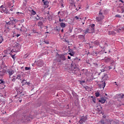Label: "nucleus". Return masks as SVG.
Masks as SVG:
<instances>
[{
	"label": "nucleus",
	"instance_id": "2f4dec72",
	"mask_svg": "<svg viewBox=\"0 0 124 124\" xmlns=\"http://www.w3.org/2000/svg\"><path fill=\"white\" fill-rule=\"evenodd\" d=\"M25 70H31V67H26L25 68Z\"/></svg>",
	"mask_w": 124,
	"mask_h": 124
},
{
	"label": "nucleus",
	"instance_id": "a18cd8bd",
	"mask_svg": "<svg viewBox=\"0 0 124 124\" xmlns=\"http://www.w3.org/2000/svg\"><path fill=\"white\" fill-rule=\"evenodd\" d=\"M44 42L46 44H49V41H44Z\"/></svg>",
	"mask_w": 124,
	"mask_h": 124
},
{
	"label": "nucleus",
	"instance_id": "1a4fd4ad",
	"mask_svg": "<svg viewBox=\"0 0 124 124\" xmlns=\"http://www.w3.org/2000/svg\"><path fill=\"white\" fill-rule=\"evenodd\" d=\"M7 73H8L9 75L11 76V75L14 74V71L12 69H9L7 71Z\"/></svg>",
	"mask_w": 124,
	"mask_h": 124
},
{
	"label": "nucleus",
	"instance_id": "aec40b11",
	"mask_svg": "<svg viewBox=\"0 0 124 124\" xmlns=\"http://www.w3.org/2000/svg\"><path fill=\"white\" fill-rule=\"evenodd\" d=\"M119 98H123L124 96V94L123 93H121L118 95Z\"/></svg>",
	"mask_w": 124,
	"mask_h": 124
},
{
	"label": "nucleus",
	"instance_id": "37998d69",
	"mask_svg": "<svg viewBox=\"0 0 124 124\" xmlns=\"http://www.w3.org/2000/svg\"><path fill=\"white\" fill-rule=\"evenodd\" d=\"M100 124H104V120H101L100 122Z\"/></svg>",
	"mask_w": 124,
	"mask_h": 124
},
{
	"label": "nucleus",
	"instance_id": "774afa93",
	"mask_svg": "<svg viewBox=\"0 0 124 124\" xmlns=\"http://www.w3.org/2000/svg\"><path fill=\"white\" fill-rule=\"evenodd\" d=\"M85 24V22H83L82 24L84 25Z\"/></svg>",
	"mask_w": 124,
	"mask_h": 124
},
{
	"label": "nucleus",
	"instance_id": "f3484780",
	"mask_svg": "<svg viewBox=\"0 0 124 124\" xmlns=\"http://www.w3.org/2000/svg\"><path fill=\"white\" fill-rule=\"evenodd\" d=\"M121 31H124V26L121 27V28H120L118 30H116V31H117V32L120 33L121 32Z\"/></svg>",
	"mask_w": 124,
	"mask_h": 124
},
{
	"label": "nucleus",
	"instance_id": "a878e982",
	"mask_svg": "<svg viewBox=\"0 0 124 124\" xmlns=\"http://www.w3.org/2000/svg\"><path fill=\"white\" fill-rule=\"evenodd\" d=\"M85 34H87V33H89V29L87 28L86 31H83Z\"/></svg>",
	"mask_w": 124,
	"mask_h": 124
},
{
	"label": "nucleus",
	"instance_id": "72a5a7b5",
	"mask_svg": "<svg viewBox=\"0 0 124 124\" xmlns=\"http://www.w3.org/2000/svg\"><path fill=\"white\" fill-rule=\"evenodd\" d=\"M91 97H92V98H93V102H94V103H95V100H96L95 98H93V96H92Z\"/></svg>",
	"mask_w": 124,
	"mask_h": 124
},
{
	"label": "nucleus",
	"instance_id": "20e7f679",
	"mask_svg": "<svg viewBox=\"0 0 124 124\" xmlns=\"http://www.w3.org/2000/svg\"><path fill=\"white\" fill-rule=\"evenodd\" d=\"M117 12H118V13H124V4H120L119 6L117 8Z\"/></svg>",
	"mask_w": 124,
	"mask_h": 124
},
{
	"label": "nucleus",
	"instance_id": "49530a36",
	"mask_svg": "<svg viewBox=\"0 0 124 124\" xmlns=\"http://www.w3.org/2000/svg\"><path fill=\"white\" fill-rule=\"evenodd\" d=\"M85 80H82V81H80V83L82 85V84H83V83H85Z\"/></svg>",
	"mask_w": 124,
	"mask_h": 124
},
{
	"label": "nucleus",
	"instance_id": "a211bd4d",
	"mask_svg": "<svg viewBox=\"0 0 124 124\" xmlns=\"http://www.w3.org/2000/svg\"><path fill=\"white\" fill-rule=\"evenodd\" d=\"M60 57L62 61H65V60H66L65 56L63 55H61Z\"/></svg>",
	"mask_w": 124,
	"mask_h": 124
},
{
	"label": "nucleus",
	"instance_id": "603ef678",
	"mask_svg": "<svg viewBox=\"0 0 124 124\" xmlns=\"http://www.w3.org/2000/svg\"><path fill=\"white\" fill-rule=\"evenodd\" d=\"M38 18H35L37 20H39V16H37Z\"/></svg>",
	"mask_w": 124,
	"mask_h": 124
},
{
	"label": "nucleus",
	"instance_id": "338daca9",
	"mask_svg": "<svg viewBox=\"0 0 124 124\" xmlns=\"http://www.w3.org/2000/svg\"><path fill=\"white\" fill-rule=\"evenodd\" d=\"M16 98H17V95L15 96Z\"/></svg>",
	"mask_w": 124,
	"mask_h": 124
},
{
	"label": "nucleus",
	"instance_id": "5701e85b",
	"mask_svg": "<svg viewBox=\"0 0 124 124\" xmlns=\"http://www.w3.org/2000/svg\"><path fill=\"white\" fill-rule=\"evenodd\" d=\"M55 31H60V28L56 27L54 28Z\"/></svg>",
	"mask_w": 124,
	"mask_h": 124
},
{
	"label": "nucleus",
	"instance_id": "7c9ffc66",
	"mask_svg": "<svg viewBox=\"0 0 124 124\" xmlns=\"http://www.w3.org/2000/svg\"><path fill=\"white\" fill-rule=\"evenodd\" d=\"M16 79H18V80H19V79H21V75H18L17 76Z\"/></svg>",
	"mask_w": 124,
	"mask_h": 124
},
{
	"label": "nucleus",
	"instance_id": "f8f14e48",
	"mask_svg": "<svg viewBox=\"0 0 124 124\" xmlns=\"http://www.w3.org/2000/svg\"><path fill=\"white\" fill-rule=\"evenodd\" d=\"M88 29L89 33H93V32H94V28H91V27H89Z\"/></svg>",
	"mask_w": 124,
	"mask_h": 124
},
{
	"label": "nucleus",
	"instance_id": "4c0bfd02",
	"mask_svg": "<svg viewBox=\"0 0 124 124\" xmlns=\"http://www.w3.org/2000/svg\"><path fill=\"white\" fill-rule=\"evenodd\" d=\"M11 56H12V59H13L14 60H15V54H14L13 55L12 54V55H11Z\"/></svg>",
	"mask_w": 124,
	"mask_h": 124
},
{
	"label": "nucleus",
	"instance_id": "7ed1b4c3",
	"mask_svg": "<svg viewBox=\"0 0 124 124\" xmlns=\"http://www.w3.org/2000/svg\"><path fill=\"white\" fill-rule=\"evenodd\" d=\"M79 61H81V59H79L77 57L74 60V61H72L71 67L73 69V72L74 73H76V72L77 70H78V67H77V65H78Z\"/></svg>",
	"mask_w": 124,
	"mask_h": 124
},
{
	"label": "nucleus",
	"instance_id": "412c9836",
	"mask_svg": "<svg viewBox=\"0 0 124 124\" xmlns=\"http://www.w3.org/2000/svg\"><path fill=\"white\" fill-rule=\"evenodd\" d=\"M5 28L6 29H7L8 30H10V29H11V26L10 25H8V24H6Z\"/></svg>",
	"mask_w": 124,
	"mask_h": 124
},
{
	"label": "nucleus",
	"instance_id": "09e8293b",
	"mask_svg": "<svg viewBox=\"0 0 124 124\" xmlns=\"http://www.w3.org/2000/svg\"><path fill=\"white\" fill-rule=\"evenodd\" d=\"M13 52H15L13 50H11V52L10 53V55H12V53H13Z\"/></svg>",
	"mask_w": 124,
	"mask_h": 124
},
{
	"label": "nucleus",
	"instance_id": "9d476101",
	"mask_svg": "<svg viewBox=\"0 0 124 124\" xmlns=\"http://www.w3.org/2000/svg\"><path fill=\"white\" fill-rule=\"evenodd\" d=\"M105 86H106V83H105V81L101 82V84L99 85L100 89H104V88H105Z\"/></svg>",
	"mask_w": 124,
	"mask_h": 124
},
{
	"label": "nucleus",
	"instance_id": "c03bdc74",
	"mask_svg": "<svg viewBox=\"0 0 124 124\" xmlns=\"http://www.w3.org/2000/svg\"><path fill=\"white\" fill-rule=\"evenodd\" d=\"M9 19L10 21H14V18L13 17H10Z\"/></svg>",
	"mask_w": 124,
	"mask_h": 124
},
{
	"label": "nucleus",
	"instance_id": "3c124183",
	"mask_svg": "<svg viewBox=\"0 0 124 124\" xmlns=\"http://www.w3.org/2000/svg\"><path fill=\"white\" fill-rule=\"evenodd\" d=\"M119 1H120L122 3H124V0H120Z\"/></svg>",
	"mask_w": 124,
	"mask_h": 124
},
{
	"label": "nucleus",
	"instance_id": "052dcab7",
	"mask_svg": "<svg viewBox=\"0 0 124 124\" xmlns=\"http://www.w3.org/2000/svg\"><path fill=\"white\" fill-rule=\"evenodd\" d=\"M61 5L62 7H63V4L62 3Z\"/></svg>",
	"mask_w": 124,
	"mask_h": 124
},
{
	"label": "nucleus",
	"instance_id": "ddd939ff",
	"mask_svg": "<svg viewBox=\"0 0 124 124\" xmlns=\"http://www.w3.org/2000/svg\"><path fill=\"white\" fill-rule=\"evenodd\" d=\"M105 101H106V99H105L104 97L101 98L100 100H99V102H100L102 104H104Z\"/></svg>",
	"mask_w": 124,
	"mask_h": 124
},
{
	"label": "nucleus",
	"instance_id": "680f3d73",
	"mask_svg": "<svg viewBox=\"0 0 124 124\" xmlns=\"http://www.w3.org/2000/svg\"><path fill=\"white\" fill-rule=\"evenodd\" d=\"M19 102H22V100H20L19 101Z\"/></svg>",
	"mask_w": 124,
	"mask_h": 124
},
{
	"label": "nucleus",
	"instance_id": "9b49d317",
	"mask_svg": "<svg viewBox=\"0 0 124 124\" xmlns=\"http://www.w3.org/2000/svg\"><path fill=\"white\" fill-rule=\"evenodd\" d=\"M37 25H38V27H39L40 29H42V28L44 27V26L43 25V22L42 21H39L38 22Z\"/></svg>",
	"mask_w": 124,
	"mask_h": 124
},
{
	"label": "nucleus",
	"instance_id": "0eeeda50",
	"mask_svg": "<svg viewBox=\"0 0 124 124\" xmlns=\"http://www.w3.org/2000/svg\"><path fill=\"white\" fill-rule=\"evenodd\" d=\"M45 8H47L49 6V2L47 0H43Z\"/></svg>",
	"mask_w": 124,
	"mask_h": 124
},
{
	"label": "nucleus",
	"instance_id": "393cba45",
	"mask_svg": "<svg viewBox=\"0 0 124 124\" xmlns=\"http://www.w3.org/2000/svg\"><path fill=\"white\" fill-rule=\"evenodd\" d=\"M75 19H76V20H79H79L82 19V18H81V17H80V16H75Z\"/></svg>",
	"mask_w": 124,
	"mask_h": 124
},
{
	"label": "nucleus",
	"instance_id": "ea45409f",
	"mask_svg": "<svg viewBox=\"0 0 124 124\" xmlns=\"http://www.w3.org/2000/svg\"><path fill=\"white\" fill-rule=\"evenodd\" d=\"M91 29H94V24H92L91 27H90Z\"/></svg>",
	"mask_w": 124,
	"mask_h": 124
},
{
	"label": "nucleus",
	"instance_id": "4468645a",
	"mask_svg": "<svg viewBox=\"0 0 124 124\" xmlns=\"http://www.w3.org/2000/svg\"><path fill=\"white\" fill-rule=\"evenodd\" d=\"M60 27H61V28L63 29L64 28H65V27H66V25L65 24V23L63 22H61L60 23Z\"/></svg>",
	"mask_w": 124,
	"mask_h": 124
},
{
	"label": "nucleus",
	"instance_id": "a19ab883",
	"mask_svg": "<svg viewBox=\"0 0 124 124\" xmlns=\"http://www.w3.org/2000/svg\"><path fill=\"white\" fill-rule=\"evenodd\" d=\"M64 20V19H62L60 17V18H59V22H63Z\"/></svg>",
	"mask_w": 124,
	"mask_h": 124
},
{
	"label": "nucleus",
	"instance_id": "79ce46f5",
	"mask_svg": "<svg viewBox=\"0 0 124 124\" xmlns=\"http://www.w3.org/2000/svg\"><path fill=\"white\" fill-rule=\"evenodd\" d=\"M69 55H70V56H72V57H73V56H74V53H69Z\"/></svg>",
	"mask_w": 124,
	"mask_h": 124
},
{
	"label": "nucleus",
	"instance_id": "473e14b6",
	"mask_svg": "<svg viewBox=\"0 0 124 124\" xmlns=\"http://www.w3.org/2000/svg\"><path fill=\"white\" fill-rule=\"evenodd\" d=\"M11 22V25H15V23L14 22V20L10 21Z\"/></svg>",
	"mask_w": 124,
	"mask_h": 124
},
{
	"label": "nucleus",
	"instance_id": "864d4df0",
	"mask_svg": "<svg viewBox=\"0 0 124 124\" xmlns=\"http://www.w3.org/2000/svg\"><path fill=\"white\" fill-rule=\"evenodd\" d=\"M68 60H70V59H71V58L70 56H68Z\"/></svg>",
	"mask_w": 124,
	"mask_h": 124
},
{
	"label": "nucleus",
	"instance_id": "f03ea898",
	"mask_svg": "<svg viewBox=\"0 0 124 124\" xmlns=\"http://www.w3.org/2000/svg\"><path fill=\"white\" fill-rule=\"evenodd\" d=\"M104 14H105V11L104 10H101L99 11L98 16L96 17V21L100 25L102 24V21L104 19Z\"/></svg>",
	"mask_w": 124,
	"mask_h": 124
},
{
	"label": "nucleus",
	"instance_id": "bb28decb",
	"mask_svg": "<svg viewBox=\"0 0 124 124\" xmlns=\"http://www.w3.org/2000/svg\"><path fill=\"white\" fill-rule=\"evenodd\" d=\"M31 13L32 15H35V14H36V12H35V11H34L33 10L31 11Z\"/></svg>",
	"mask_w": 124,
	"mask_h": 124
},
{
	"label": "nucleus",
	"instance_id": "0e129e2a",
	"mask_svg": "<svg viewBox=\"0 0 124 124\" xmlns=\"http://www.w3.org/2000/svg\"><path fill=\"white\" fill-rule=\"evenodd\" d=\"M72 50H71V49H70V50H69V52H72Z\"/></svg>",
	"mask_w": 124,
	"mask_h": 124
},
{
	"label": "nucleus",
	"instance_id": "2eb2a0df",
	"mask_svg": "<svg viewBox=\"0 0 124 124\" xmlns=\"http://www.w3.org/2000/svg\"><path fill=\"white\" fill-rule=\"evenodd\" d=\"M14 47L15 49H19V48H20V45L18 43H16Z\"/></svg>",
	"mask_w": 124,
	"mask_h": 124
},
{
	"label": "nucleus",
	"instance_id": "6ab92c4d",
	"mask_svg": "<svg viewBox=\"0 0 124 124\" xmlns=\"http://www.w3.org/2000/svg\"><path fill=\"white\" fill-rule=\"evenodd\" d=\"M116 32H114L113 31H108V34L109 35H114Z\"/></svg>",
	"mask_w": 124,
	"mask_h": 124
},
{
	"label": "nucleus",
	"instance_id": "c756f323",
	"mask_svg": "<svg viewBox=\"0 0 124 124\" xmlns=\"http://www.w3.org/2000/svg\"><path fill=\"white\" fill-rule=\"evenodd\" d=\"M30 82H27L26 81L24 83H23V84L22 85V86H24V85H30Z\"/></svg>",
	"mask_w": 124,
	"mask_h": 124
},
{
	"label": "nucleus",
	"instance_id": "dca6fc26",
	"mask_svg": "<svg viewBox=\"0 0 124 124\" xmlns=\"http://www.w3.org/2000/svg\"><path fill=\"white\" fill-rule=\"evenodd\" d=\"M69 3L71 6H73V5L75 4V2L74 1V0H70Z\"/></svg>",
	"mask_w": 124,
	"mask_h": 124
},
{
	"label": "nucleus",
	"instance_id": "f257e3e1",
	"mask_svg": "<svg viewBox=\"0 0 124 124\" xmlns=\"http://www.w3.org/2000/svg\"><path fill=\"white\" fill-rule=\"evenodd\" d=\"M5 72H6V70L3 69H0V81L1 82L0 83V87L1 86H2V87H0V95H4L5 94V91H4V81L2 80V79H0L3 75L5 74Z\"/></svg>",
	"mask_w": 124,
	"mask_h": 124
},
{
	"label": "nucleus",
	"instance_id": "6e6d98bb",
	"mask_svg": "<svg viewBox=\"0 0 124 124\" xmlns=\"http://www.w3.org/2000/svg\"><path fill=\"white\" fill-rule=\"evenodd\" d=\"M61 32H63V29H62V30H61Z\"/></svg>",
	"mask_w": 124,
	"mask_h": 124
},
{
	"label": "nucleus",
	"instance_id": "e433bc0d",
	"mask_svg": "<svg viewBox=\"0 0 124 124\" xmlns=\"http://www.w3.org/2000/svg\"><path fill=\"white\" fill-rule=\"evenodd\" d=\"M115 17L116 18H121V16L120 15H116Z\"/></svg>",
	"mask_w": 124,
	"mask_h": 124
},
{
	"label": "nucleus",
	"instance_id": "e2e57ef3",
	"mask_svg": "<svg viewBox=\"0 0 124 124\" xmlns=\"http://www.w3.org/2000/svg\"><path fill=\"white\" fill-rule=\"evenodd\" d=\"M61 62V60H59V61H58L59 62Z\"/></svg>",
	"mask_w": 124,
	"mask_h": 124
},
{
	"label": "nucleus",
	"instance_id": "4be33fe9",
	"mask_svg": "<svg viewBox=\"0 0 124 124\" xmlns=\"http://www.w3.org/2000/svg\"><path fill=\"white\" fill-rule=\"evenodd\" d=\"M94 45H99V42L98 40H96L94 42Z\"/></svg>",
	"mask_w": 124,
	"mask_h": 124
},
{
	"label": "nucleus",
	"instance_id": "4d7b16f0",
	"mask_svg": "<svg viewBox=\"0 0 124 124\" xmlns=\"http://www.w3.org/2000/svg\"><path fill=\"white\" fill-rule=\"evenodd\" d=\"M45 28H46V30H47V29H48V26H46Z\"/></svg>",
	"mask_w": 124,
	"mask_h": 124
},
{
	"label": "nucleus",
	"instance_id": "58836bf2",
	"mask_svg": "<svg viewBox=\"0 0 124 124\" xmlns=\"http://www.w3.org/2000/svg\"><path fill=\"white\" fill-rule=\"evenodd\" d=\"M102 72H104V70L103 69L101 70V72H100V73H99L98 74V75H100V74H101V73H102Z\"/></svg>",
	"mask_w": 124,
	"mask_h": 124
},
{
	"label": "nucleus",
	"instance_id": "39448f33",
	"mask_svg": "<svg viewBox=\"0 0 124 124\" xmlns=\"http://www.w3.org/2000/svg\"><path fill=\"white\" fill-rule=\"evenodd\" d=\"M87 120H88V117H87V116H82L79 121V123L81 124H84V123H86Z\"/></svg>",
	"mask_w": 124,
	"mask_h": 124
},
{
	"label": "nucleus",
	"instance_id": "c9c22d12",
	"mask_svg": "<svg viewBox=\"0 0 124 124\" xmlns=\"http://www.w3.org/2000/svg\"><path fill=\"white\" fill-rule=\"evenodd\" d=\"M6 25H8L9 26H11V22L10 21H9L6 23Z\"/></svg>",
	"mask_w": 124,
	"mask_h": 124
},
{
	"label": "nucleus",
	"instance_id": "5fc2aeb1",
	"mask_svg": "<svg viewBox=\"0 0 124 124\" xmlns=\"http://www.w3.org/2000/svg\"><path fill=\"white\" fill-rule=\"evenodd\" d=\"M19 36H20V34H17L16 35V37H19Z\"/></svg>",
	"mask_w": 124,
	"mask_h": 124
},
{
	"label": "nucleus",
	"instance_id": "bf43d9fd",
	"mask_svg": "<svg viewBox=\"0 0 124 124\" xmlns=\"http://www.w3.org/2000/svg\"><path fill=\"white\" fill-rule=\"evenodd\" d=\"M65 42H68V43H69V42H68V41H67V40H65Z\"/></svg>",
	"mask_w": 124,
	"mask_h": 124
},
{
	"label": "nucleus",
	"instance_id": "f704fd0d",
	"mask_svg": "<svg viewBox=\"0 0 124 124\" xmlns=\"http://www.w3.org/2000/svg\"><path fill=\"white\" fill-rule=\"evenodd\" d=\"M106 62H110V58H108L105 59Z\"/></svg>",
	"mask_w": 124,
	"mask_h": 124
},
{
	"label": "nucleus",
	"instance_id": "8fccbe9b",
	"mask_svg": "<svg viewBox=\"0 0 124 124\" xmlns=\"http://www.w3.org/2000/svg\"><path fill=\"white\" fill-rule=\"evenodd\" d=\"M25 81H26V80H25V79H23V80L22 81L21 83H22V84H25V83H24V82Z\"/></svg>",
	"mask_w": 124,
	"mask_h": 124
},
{
	"label": "nucleus",
	"instance_id": "de8ad7c7",
	"mask_svg": "<svg viewBox=\"0 0 124 124\" xmlns=\"http://www.w3.org/2000/svg\"><path fill=\"white\" fill-rule=\"evenodd\" d=\"M14 22L15 24L16 23H17L18 22V20H17V19H14Z\"/></svg>",
	"mask_w": 124,
	"mask_h": 124
},
{
	"label": "nucleus",
	"instance_id": "cd10ccee",
	"mask_svg": "<svg viewBox=\"0 0 124 124\" xmlns=\"http://www.w3.org/2000/svg\"><path fill=\"white\" fill-rule=\"evenodd\" d=\"M95 96L96 97H98V96H99V95H100V93H98V92L95 93Z\"/></svg>",
	"mask_w": 124,
	"mask_h": 124
},
{
	"label": "nucleus",
	"instance_id": "69168bd1",
	"mask_svg": "<svg viewBox=\"0 0 124 124\" xmlns=\"http://www.w3.org/2000/svg\"><path fill=\"white\" fill-rule=\"evenodd\" d=\"M73 5L75 7H76V6L75 5V4Z\"/></svg>",
	"mask_w": 124,
	"mask_h": 124
},
{
	"label": "nucleus",
	"instance_id": "6e6552de",
	"mask_svg": "<svg viewBox=\"0 0 124 124\" xmlns=\"http://www.w3.org/2000/svg\"><path fill=\"white\" fill-rule=\"evenodd\" d=\"M37 65L39 67H42V66L44 65V63H43V61L39 60L37 62Z\"/></svg>",
	"mask_w": 124,
	"mask_h": 124
},
{
	"label": "nucleus",
	"instance_id": "423d86ee",
	"mask_svg": "<svg viewBox=\"0 0 124 124\" xmlns=\"http://www.w3.org/2000/svg\"><path fill=\"white\" fill-rule=\"evenodd\" d=\"M6 12V8L4 6V5H2L0 6V12L1 13H4V12Z\"/></svg>",
	"mask_w": 124,
	"mask_h": 124
},
{
	"label": "nucleus",
	"instance_id": "13d9d810",
	"mask_svg": "<svg viewBox=\"0 0 124 124\" xmlns=\"http://www.w3.org/2000/svg\"><path fill=\"white\" fill-rule=\"evenodd\" d=\"M65 42H68V43H69V42H68V41H67V40H65Z\"/></svg>",
	"mask_w": 124,
	"mask_h": 124
},
{
	"label": "nucleus",
	"instance_id": "b1692460",
	"mask_svg": "<svg viewBox=\"0 0 124 124\" xmlns=\"http://www.w3.org/2000/svg\"><path fill=\"white\" fill-rule=\"evenodd\" d=\"M2 41H3V37H2V36H1L0 37V44L2 43Z\"/></svg>",
	"mask_w": 124,
	"mask_h": 124
},
{
	"label": "nucleus",
	"instance_id": "c85d7f7f",
	"mask_svg": "<svg viewBox=\"0 0 124 124\" xmlns=\"http://www.w3.org/2000/svg\"><path fill=\"white\" fill-rule=\"evenodd\" d=\"M104 78L106 79V80H108V76L107 75H105L104 77Z\"/></svg>",
	"mask_w": 124,
	"mask_h": 124
}]
</instances>
